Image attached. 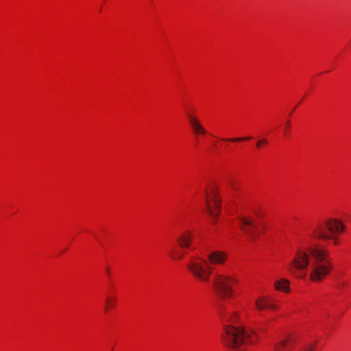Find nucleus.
<instances>
[{"mask_svg": "<svg viewBox=\"0 0 351 351\" xmlns=\"http://www.w3.org/2000/svg\"><path fill=\"white\" fill-rule=\"evenodd\" d=\"M346 282H344V281H342V282H339V284H338V287L339 288H341L343 286H346Z\"/></svg>", "mask_w": 351, "mask_h": 351, "instance_id": "nucleus-18", "label": "nucleus"}, {"mask_svg": "<svg viewBox=\"0 0 351 351\" xmlns=\"http://www.w3.org/2000/svg\"><path fill=\"white\" fill-rule=\"evenodd\" d=\"M207 260L199 256H193L186 263V267L194 278L208 282L212 273L210 265H221L226 258L227 254L218 250H213L206 254Z\"/></svg>", "mask_w": 351, "mask_h": 351, "instance_id": "nucleus-2", "label": "nucleus"}, {"mask_svg": "<svg viewBox=\"0 0 351 351\" xmlns=\"http://www.w3.org/2000/svg\"><path fill=\"white\" fill-rule=\"evenodd\" d=\"M193 234L190 230L182 232L176 239L179 247L182 249L189 248L191 246Z\"/></svg>", "mask_w": 351, "mask_h": 351, "instance_id": "nucleus-9", "label": "nucleus"}, {"mask_svg": "<svg viewBox=\"0 0 351 351\" xmlns=\"http://www.w3.org/2000/svg\"><path fill=\"white\" fill-rule=\"evenodd\" d=\"M221 209V199L217 190L213 188L206 194V210L213 220L219 216Z\"/></svg>", "mask_w": 351, "mask_h": 351, "instance_id": "nucleus-6", "label": "nucleus"}, {"mask_svg": "<svg viewBox=\"0 0 351 351\" xmlns=\"http://www.w3.org/2000/svg\"><path fill=\"white\" fill-rule=\"evenodd\" d=\"M274 287L278 291L287 293L289 291V281L285 278H282L275 282Z\"/></svg>", "mask_w": 351, "mask_h": 351, "instance_id": "nucleus-12", "label": "nucleus"}, {"mask_svg": "<svg viewBox=\"0 0 351 351\" xmlns=\"http://www.w3.org/2000/svg\"><path fill=\"white\" fill-rule=\"evenodd\" d=\"M186 115L195 135H205L207 133L206 130L202 125L199 119L194 116L189 110L186 111Z\"/></svg>", "mask_w": 351, "mask_h": 351, "instance_id": "nucleus-7", "label": "nucleus"}, {"mask_svg": "<svg viewBox=\"0 0 351 351\" xmlns=\"http://www.w3.org/2000/svg\"><path fill=\"white\" fill-rule=\"evenodd\" d=\"M293 347L291 339H284L278 343L275 346V351H290Z\"/></svg>", "mask_w": 351, "mask_h": 351, "instance_id": "nucleus-11", "label": "nucleus"}, {"mask_svg": "<svg viewBox=\"0 0 351 351\" xmlns=\"http://www.w3.org/2000/svg\"><path fill=\"white\" fill-rule=\"evenodd\" d=\"M267 144V140L266 138L260 139L256 143V147L259 148L262 145Z\"/></svg>", "mask_w": 351, "mask_h": 351, "instance_id": "nucleus-16", "label": "nucleus"}, {"mask_svg": "<svg viewBox=\"0 0 351 351\" xmlns=\"http://www.w3.org/2000/svg\"><path fill=\"white\" fill-rule=\"evenodd\" d=\"M255 306L258 311L268 308L270 309H276L277 306L273 304L270 301L267 300L265 297H261L255 301Z\"/></svg>", "mask_w": 351, "mask_h": 351, "instance_id": "nucleus-10", "label": "nucleus"}, {"mask_svg": "<svg viewBox=\"0 0 351 351\" xmlns=\"http://www.w3.org/2000/svg\"><path fill=\"white\" fill-rule=\"evenodd\" d=\"M235 280L223 274H216L213 281V287L216 295L221 300L231 297L233 293L232 287Z\"/></svg>", "mask_w": 351, "mask_h": 351, "instance_id": "nucleus-5", "label": "nucleus"}, {"mask_svg": "<svg viewBox=\"0 0 351 351\" xmlns=\"http://www.w3.org/2000/svg\"><path fill=\"white\" fill-rule=\"evenodd\" d=\"M345 226L337 219H330L313 229L312 237L316 239L324 241L333 240L337 244L336 234L344 230Z\"/></svg>", "mask_w": 351, "mask_h": 351, "instance_id": "nucleus-4", "label": "nucleus"}, {"mask_svg": "<svg viewBox=\"0 0 351 351\" xmlns=\"http://www.w3.org/2000/svg\"><path fill=\"white\" fill-rule=\"evenodd\" d=\"M184 256V252H178L176 255H173L172 257L174 259H182Z\"/></svg>", "mask_w": 351, "mask_h": 351, "instance_id": "nucleus-17", "label": "nucleus"}, {"mask_svg": "<svg viewBox=\"0 0 351 351\" xmlns=\"http://www.w3.org/2000/svg\"><path fill=\"white\" fill-rule=\"evenodd\" d=\"M289 125H290V121H287L286 123V129L289 128Z\"/></svg>", "mask_w": 351, "mask_h": 351, "instance_id": "nucleus-19", "label": "nucleus"}, {"mask_svg": "<svg viewBox=\"0 0 351 351\" xmlns=\"http://www.w3.org/2000/svg\"><path fill=\"white\" fill-rule=\"evenodd\" d=\"M239 221L241 223V229L250 238V239H254L256 237V234L252 230V228H256L254 220L251 219H247L244 217H241L239 218Z\"/></svg>", "mask_w": 351, "mask_h": 351, "instance_id": "nucleus-8", "label": "nucleus"}, {"mask_svg": "<svg viewBox=\"0 0 351 351\" xmlns=\"http://www.w3.org/2000/svg\"><path fill=\"white\" fill-rule=\"evenodd\" d=\"M309 265L310 278L313 282L322 281L333 267L328 250L319 245L311 244L305 250L297 252L287 269L295 276L303 278Z\"/></svg>", "mask_w": 351, "mask_h": 351, "instance_id": "nucleus-1", "label": "nucleus"}, {"mask_svg": "<svg viewBox=\"0 0 351 351\" xmlns=\"http://www.w3.org/2000/svg\"><path fill=\"white\" fill-rule=\"evenodd\" d=\"M256 340V335L254 332L232 326H226L222 334L223 343L234 349L243 344L252 343Z\"/></svg>", "mask_w": 351, "mask_h": 351, "instance_id": "nucleus-3", "label": "nucleus"}, {"mask_svg": "<svg viewBox=\"0 0 351 351\" xmlns=\"http://www.w3.org/2000/svg\"><path fill=\"white\" fill-rule=\"evenodd\" d=\"M252 137L247 136V137H239V138H230V139H226V141H232V142H239L246 140H250Z\"/></svg>", "mask_w": 351, "mask_h": 351, "instance_id": "nucleus-15", "label": "nucleus"}, {"mask_svg": "<svg viewBox=\"0 0 351 351\" xmlns=\"http://www.w3.org/2000/svg\"><path fill=\"white\" fill-rule=\"evenodd\" d=\"M106 306L104 307V310L106 311H108L110 308H112L116 304V299L114 298H107L106 300Z\"/></svg>", "mask_w": 351, "mask_h": 351, "instance_id": "nucleus-14", "label": "nucleus"}, {"mask_svg": "<svg viewBox=\"0 0 351 351\" xmlns=\"http://www.w3.org/2000/svg\"><path fill=\"white\" fill-rule=\"evenodd\" d=\"M221 315L223 319L226 321L234 322L237 321V319H239V314L236 311H233L231 313L224 311L221 313Z\"/></svg>", "mask_w": 351, "mask_h": 351, "instance_id": "nucleus-13", "label": "nucleus"}]
</instances>
